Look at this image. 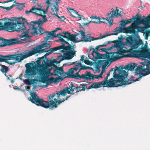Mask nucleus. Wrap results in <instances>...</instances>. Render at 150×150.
<instances>
[{
  "label": "nucleus",
  "mask_w": 150,
  "mask_h": 150,
  "mask_svg": "<svg viewBox=\"0 0 150 150\" xmlns=\"http://www.w3.org/2000/svg\"><path fill=\"white\" fill-rule=\"evenodd\" d=\"M45 47L44 44H43L39 45L37 46L36 47H34L35 50H37V53L41 54L45 52L44 49H42Z\"/></svg>",
  "instance_id": "c85d7f7f"
},
{
  "label": "nucleus",
  "mask_w": 150,
  "mask_h": 150,
  "mask_svg": "<svg viewBox=\"0 0 150 150\" xmlns=\"http://www.w3.org/2000/svg\"><path fill=\"white\" fill-rule=\"evenodd\" d=\"M109 62L111 63L108 59L104 60H98L97 62V66L99 67H100L102 66L103 67H104L108 65Z\"/></svg>",
  "instance_id": "5701e85b"
},
{
  "label": "nucleus",
  "mask_w": 150,
  "mask_h": 150,
  "mask_svg": "<svg viewBox=\"0 0 150 150\" xmlns=\"http://www.w3.org/2000/svg\"><path fill=\"white\" fill-rule=\"evenodd\" d=\"M84 58H85V56L84 55H82L81 56V59L80 60V61L82 62H83L85 60H84Z\"/></svg>",
  "instance_id": "0e129e2a"
},
{
  "label": "nucleus",
  "mask_w": 150,
  "mask_h": 150,
  "mask_svg": "<svg viewBox=\"0 0 150 150\" xmlns=\"http://www.w3.org/2000/svg\"><path fill=\"white\" fill-rule=\"evenodd\" d=\"M42 64L43 65H40V68H39L38 70L40 76H49L51 69L47 68V67L48 64L45 61L42 62Z\"/></svg>",
  "instance_id": "f8f14e48"
},
{
  "label": "nucleus",
  "mask_w": 150,
  "mask_h": 150,
  "mask_svg": "<svg viewBox=\"0 0 150 150\" xmlns=\"http://www.w3.org/2000/svg\"><path fill=\"white\" fill-rule=\"evenodd\" d=\"M143 33L144 35L145 34V39L147 40L149 35L150 34V30H146Z\"/></svg>",
  "instance_id": "37998d69"
},
{
  "label": "nucleus",
  "mask_w": 150,
  "mask_h": 150,
  "mask_svg": "<svg viewBox=\"0 0 150 150\" xmlns=\"http://www.w3.org/2000/svg\"><path fill=\"white\" fill-rule=\"evenodd\" d=\"M16 5L15 4H13L12 6H11L10 7H4V9H6V11H8L10 10L11 9L13 6H16Z\"/></svg>",
  "instance_id": "5fc2aeb1"
},
{
  "label": "nucleus",
  "mask_w": 150,
  "mask_h": 150,
  "mask_svg": "<svg viewBox=\"0 0 150 150\" xmlns=\"http://www.w3.org/2000/svg\"><path fill=\"white\" fill-rule=\"evenodd\" d=\"M99 20L100 17H96V18H95L94 21H91V22L99 24Z\"/></svg>",
  "instance_id": "3c124183"
},
{
  "label": "nucleus",
  "mask_w": 150,
  "mask_h": 150,
  "mask_svg": "<svg viewBox=\"0 0 150 150\" xmlns=\"http://www.w3.org/2000/svg\"><path fill=\"white\" fill-rule=\"evenodd\" d=\"M74 70L75 71V69L74 68H72L69 69L68 73H67V78L68 77L69 78V76L71 75H73V74Z\"/></svg>",
  "instance_id": "ea45409f"
},
{
  "label": "nucleus",
  "mask_w": 150,
  "mask_h": 150,
  "mask_svg": "<svg viewBox=\"0 0 150 150\" xmlns=\"http://www.w3.org/2000/svg\"><path fill=\"white\" fill-rule=\"evenodd\" d=\"M121 28V27H117L115 29H114L115 31H113V33L110 34L109 35H104L102 37H101L97 38L96 39L97 40H99V39H103V38H105L107 36H108L117 35L119 33H118L117 34H116V35L115 34L118 33V32H116V30H118V29H116V28Z\"/></svg>",
  "instance_id": "2f4dec72"
},
{
  "label": "nucleus",
  "mask_w": 150,
  "mask_h": 150,
  "mask_svg": "<svg viewBox=\"0 0 150 150\" xmlns=\"http://www.w3.org/2000/svg\"><path fill=\"white\" fill-rule=\"evenodd\" d=\"M132 53L134 57L138 58L149 59L150 60V49L148 48L147 45H145L142 48L141 50H133Z\"/></svg>",
  "instance_id": "1a4fd4ad"
},
{
  "label": "nucleus",
  "mask_w": 150,
  "mask_h": 150,
  "mask_svg": "<svg viewBox=\"0 0 150 150\" xmlns=\"http://www.w3.org/2000/svg\"><path fill=\"white\" fill-rule=\"evenodd\" d=\"M4 57L7 58L8 59L15 60L17 62H20L24 59H25L24 55L22 53L9 54L7 55V56H5Z\"/></svg>",
  "instance_id": "4468645a"
},
{
  "label": "nucleus",
  "mask_w": 150,
  "mask_h": 150,
  "mask_svg": "<svg viewBox=\"0 0 150 150\" xmlns=\"http://www.w3.org/2000/svg\"><path fill=\"white\" fill-rule=\"evenodd\" d=\"M84 62L87 65H90L91 64V62L90 61L88 60H85L83 62Z\"/></svg>",
  "instance_id": "052dcab7"
},
{
  "label": "nucleus",
  "mask_w": 150,
  "mask_h": 150,
  "mask_svg": "<svg viewBox=\"0 0 150 150\" xmlns=\"http://www.w3.org/2000/svg\"><path fill=\"white\" fill-rule=\"evenodd\" d=\"M33 87L32 89V90L33 91H35V89H36L37 87L36 85L33 84Z\"/></svg>",
  "instance_id": "774afa93"
},
{
  "label": "nucleus",
  "mask_w": 150,
  "mask_h": 150,
  "mask_svg": "<svg viewBox=\"0 0 150 150\" xmlns=\"http://www.w3.org/2000/svg\"><path fill=\"white\" fill-rule=\"evenodd\" d=\"M101 86H103V81L94 82L88 87L87 89H89L91 88H97L100 87Z\"/></svg>",
  "instance_id": "b1692460"
},
{
  "label": "nucleus",
  "mask_w": 150,
  "mask_h": 150,
  "mask_svg": "<svg viewBox=\"0 0 150 150\" xmlns=\"http://www.w3.org/2000/svg\"><path fill=\"white\" fill-rule=\"evenodd\" d=\"M62 34H64V35H62L61 38L62 37L64 38H67V40L68 31L65 32V31H64L63 32Z\"/></svg>",
  "instance_id": "8fccbe9b"
},
{
  "label": "nucleus",
  "mask_w": 150,
  "mask_h": 150,
  "mask_svg": "<svg viewBox=\"0 0 150 150\" xmlns=\"http://www.w3.org/2000/svg\"><path fill=\"white\" fill-rule=\"evenodd\" d=\"M68 8H67V9H68ZM69 8V9H70V10H71V12H72L73 13H75V14H76V15L77 16H74L73 14H72L70 12V16H72V17H79V18H80V19L81 20L82 19V18H81V17L83 16L82 15H79V14H78V12H77V11L74 10L73 9H71V8Z\"/></svg>",
  "instance_id": "72a5a7b5"
},
{
  "label": "nucleus",
  "mask_w": 150,
  "mask_h": 150,
  "mask_svg": "<svg viewBox=\"0 0 150 150\" xmlns=\"http://www.w3.org/2000/svg\"><path fill=\"white\" fill-rule=\"evenodd\" d=\"M17 4H19V5H17V8L20 11L23 9L25 7L24 4L20 3H17Z\"/></svg>",
  "instance_id": "79ce46f5"
},
{
  "label": "nucleus",
  "mask_w": 150,
  "mask_h": 150,
  "mask_svg": "<svg viewBox=\"0 0 150 150\" xmlns=\"http://www.w3.org/2000/svg\"><path fill=\"white\" fill-rule=\"evenodd\" d=\"M41 59H42V58H39V59L36 61L37 64L38 65V67H39V68H40V66L41 65H40V63L41 62ZM42 65H43L42 64Z\"/></svg>",
  "instance_id": "6e6d98bb"
},
{
  "label": "nucleus",
  "mask_w": 150,
  "mask_h": 150,
  "mask_svg": "<svg viewBox=\"0 0 150 150\" xmlns=\"http://www.w3.org/2000/svg\"><path fill=\"white\" fill-rule=\"evenodd\" d=\"M112 10V13L111 15L109 17V18H110V19H112V21H113V20L112 19V18L114 17V16L116 15H118L119 16H120L121 14L120 13H117V11H114V9L113 8H112L111 9Z\"/></svg>",
  "instance_id": "e433bc0d"
},
{
  "label": "nucleus",
  "mask_w": 150,
  "mask_h": 150,
  "mask_svg": "<svg viewBox=\"0 0 150 150\" xmlns=\"http://www.w3.org/2000/svg\"><path fill=\"white\" fill-rule=\"evenodd\" d=\"M137 65V64L136 63H131L129 64H128L125 65L124 67L123 66L119 67H116L115 68L116 70L120 74H121L125 79V78L128 76V71L129 70H134Z\"/></svg>",
  "instance_id": "9d476101"
},
{
  "label": "nucleus",
  "mask_w": 150,
  "mask_h": 150,
  "mask_svg": "<svg viewBox=\"0 0 150 150\" xmlns=\"http://www.w3.org/2000/svg\"><path fill=\"white\" fill-rule=\"evenodd\" d=\"M136 16L137 17L134 18H131L126 20H122L120 21L121 23V25L122 26L125 27L126 25L131 23L133 21L134 24H135V23L138 24H142L144 26V27H150L149 26L148 23H146V21H148V18L149 17H147L145 19H142L141 16H139L138 14L136 15Z\"/></svg>",
  "instance_id": "6e6552de"
},
{
  "label": "nucleus",
  "mask_w": 150,
  "mask_h": 150,
  "mask_svg": "<svg viewBox=\"0 0 150 150\" xmlns=\"http://www.w3.org/2000/svg\"><path fill=\"white\" fill-rule=\"evenodd\" d=\"M97 40L96 38H95L93 37H91L90 36H87V35L83 39L80 40V41L84 42H90L94 40Z\"/></svg>",
  "instance_id": "c756f323"
},
{
  "label": "nucleus",
  "mask_w": 150,
  "mask_h": 150,
  "mask_svg": "<svg viewBox=\"0 0 150 150\" xmlns=\"http://www.w3.org/2000/svg\"><path fill=\"white\" fill-rule=\"evenodd\" d=\"M47 35L52 36L54 38H56L57 37H58V38H60V39L62 38H61L62 35L60 33L57 34V35H56L54 33H52L51 32H48Z\"/></svg>",
  "instance_id": "58836bf2"
},
{
  "label": "nucleus",
  "mask_w": 150,
  "mask_h": 150,
  "mask_svg": "<svg viewBox=\"0 0 150 150\" xmlns=\"http://www.w3.org/2000/svg\"><path fill=\"white\" fill-rule=\"evenodd\" d=\"M37 53V50H35L34 47H33L32 49L31 50H30L26 52L24 55V56L25 58H26Z\"/></svg>",
  "instance_id": "a878e982"
},
{
  "label": "nucleus",
  "mask_w": 150,
  "mask_h": 150,
  "mask_svg": "<svg viewBox=\"0 0 150 150\" xmlns=\"http://www.w3.org/2000/svg\"><path fill=\"white\" fill-rule=\"evenodd\" d=\"M0 65L1 67V71L3 73H6L8 70V67L5 65H2L1 64H0Z\"/></svg>",
  "instance_id": "4c0bfd02"
},
{
  "label": "nucleus",
  "mask_w": 150,
  "mask_h": 150,
  "mask_svg": "<svg viewBox=\"0 0 150 150\" xmlns=\"http://www.w3.org/2000/svg\"><path fill=\"white\" fill-rule=\"evenodd\" d=\"M43 44H44V47L46 49L49 48L51 46V44L50 43H49L47 42L44 43Z\"/></svg>",
  "instance_id": "864d4df0"
},
{
  "label": "nucleus",
  "mask_w": 150,
  "mask_h": 150,
  "mask_svg": "<svg viewBox=\"0 0 150 150\" xmlns=\"http://www.w3.org/2000/svg\"><path fill=\"white\" fill-rule=\"evenodd\" d=\"M70 97V96H67L66 97V98L65 99H64L63 100H62L60 99L58 101V102L57 103V105H59V104H60L61 103H62V102H63L66 100H67L69 97Z\"/></svg>",
  "instance_id": "603ef678"
},
{
  "label": "nucleus",
  "mask_w": 150,
  "mask_h": 150,
  "mask_svg": "<svg viewBox=\"0 0 150 150\" xmlns=\"http://www.w3.org/2000/svg\"><path fill=\"white\" fill-rule=\"evenodd\" d=\"M80 67L81 68L79 69V71H80L82 70L87 69L89 68V67L88 66H85V65H82V64L81 65Z\"/></svg>",
  "instance_id": "de8ad7c7"
},
{
  "label": "nucleus",
  "mask_w": 150,
  "mask_h": 150,
  "mask_svg": "<svg viewBox=\"0 0 150 150\" xmlns=\"http://www.w3.org/2000/svg\"><path fill=\"white\" fill-rule=\"evenodd\" d=\"M77 35L75 34H72L68 32L67 38V41L71 40L74 43H76L80 42V40H78L77 38V39H76V37Z\"/></svg>",
  "instance_id": "aec40b11"
},
{
  "label": "nucleus",
  "mask_w": 150,
  "mask_h": 150,
  "mask_svg": "<svg viewBox=\"0 0 150 150\" xmlns=\"http://www.w3.org/2000/svg\"><path fill=\"white\" fill-rule=\"evenodd\" d=\"M67 78L66 76L64 77H62L61 76H59L57 77L56 78H54L52 77L53 82L54 83H57L59 82L60 81H62L64 79Z\"/></svg>",
  "instance_id": "c9c22d12"
},
{
  "label": "nucleus",
  "mask_w": 150,
  "mask_h": 150,
  "mask_svg": "<svg viewBox=\"0 0 150 150\" xmlns=\"http://www.w3.org/2000/svg\"><path fill=\"white\" fill-rule=\"evenodd\" d=\"M126 42L129 45L132 46L133 48H137L142 43V41L135 39L132 37H127L126 39Z\"/></svg>",
  "instance_id": "ddd939ff"
},
{
  "label": "nucleus",
  "mask_w": 150,
  "mask_h": 150,
  "mask_svg": "<svg viewBox=\"0 0 150 150\" xmlns=\"http://www.w3.org/2000/svg\"><path fill=\"white\" fill-rule=\"evenodd\" d=\"M80 71L79 70L77 72L73 75H71L69 76V78L75 79H82V75H81L79 74Z\"/></svg>",
  "instance_id": "7c9ffc66"
},
{
  "label": "nucleus",
  "mask_w": 150,
  "mask_h": 150,
  "mask_svg": "<svg viewBox=\"0 0 150 150\" xmlns=\"http://www.w3.org/2000/svg\"><path fill=\"white\" fill-rule=\"evenodd\" d=\"M116 69L114 70L113 77L109 80L103 81V86L106 85L109 87H115L120 86L124 85H128L138 80L137 79L136 81L133 79H128L125 81L121 74H117L116 72Z\"/></svg>",
  "instance_id": "20e7f679"
},
{
  "label": "nucleus",
  "mask_w": 150,
  "mask_h": 150,
  "mask_svg": "<svg viewBox=\"0 0 150 150\" xmlns=\"http://www.w3.org/2000/svg\"><path fill=\"white\" fill-rule=\"evenodd\" d=\"M61 29L60 28H56L55 29V30H53L52 31L50 32H51L52 33H54L55 32H56L57 30H59Z\"/></svg>",
  "instance_id": "69168bd1"
},
{
  "label": "nucleus",
  "mask_w": 150,
  "mask_h": 150,
  "mask_svg": "<svg viewBox=\"0 0 150 150\" xmlns=\"http://www.w3.org/2000/svg\"><path fill=\"white\" fill-rule=\"evenodd\" d=\"M60 42H61L62 45L58 46L59 50L62 49L60 50L59 52H62L64 56L62 55L58 56L57 60L54 59L53 60L54 63L58 64L65 59H70L73 58L76 55V51L74 50V46H72L68 42L66 41L63 38H61L59 39Z\"/></svg>",
  "instance_id": "f03ea898"
},
{
  "label": "nucleus",
  "mask_w": 150,
  "mask_h": 150,
  "mask_svg": "<svg viewBox=\"0 0 150 150\" xmlns=\"http://www.w3.org/2000/svg\"><path fill=\"white\" fill-rule=\"evenodd\" d=\"M102 73L101 72L100 74L99 75H94L93 74V79L92 80H93L94 79H98L100 78H102Z\"/></svg>",
  "instance_id": "a18cd8bd"
},
{
  "label": "nucleus",
  "mask_w": 150,
  "mask_h": 150,
  "mask_svg": "<svg viewBox=\"0 0 150 150\" xmlns=\"http://www.w3.org/2000/svg\"><path fill=\"white\" fill-rule=\"evenodd\" d=\"M53 75L55 76H61L64 77L66 76L67 72L64 71L62 67H59L56 66L54 70Z\"/></svg>",
  "instance_id": "f3484780"
},
{
  "label": "nucleus",
  "mask_w": 150,
  "mask_h": 150,
  "mask_svg": "<svg viewBox=\"0 0 150 150\" xmlns=\"http://www.w3.org/2000/svg\"><path fill=\"white\" fill-rule=\"evenodd\" d=\"M13 18V22H4L2 28L9 32L16 31L18 32H22L21 34L26 32V31L25 32L24 31L26 30L28 28L25 24H28L27 20L22 17H15Z\"/></svg>",
  "instance_id": "7ed1b4c3"
},
{
  "label": "nucleus",
  "mask_w": 150,
  "mask_h": 150,
  "mask_svg": "<svg viewBox=\"0 0 150 150\" xmlns=\"http://www.w3.org/2000/svg\"><path fill=\"white\" fill-rule=\"evenodd\" d=\"M113 71V69L112 68L110 70V71L107 74V76L105 78V80H107L108 79V77L110 75V73L112 71Z\"/></svg>",
  "instance_id": "4d7b16f0"
},
{
  "label": "nucleus",
  "mask_w": 150,
  "mask_h": 150,
  "mask_svg": "<svg viewBox=\"0 0 150 150\" xmlns=\"http://www.w3.org/2000/svg\"><path fill=\"white\" fill-rule=\"evenodd\" d=\"M91 23V21H89L87 23H82V24H83V26H84L85 25H88L89 24Z\"/></svg>",
  "instance_id": "338daca9"
},
{
  "label": "nucleus",
  "mask_w": 150,
  "mask_h": 150,
  "mask_svg": "<svg viewBox=\"0 0 150 150\" xmlns=\"http://www.w3.org/2000/svg\"><path fill=\"white\" fill-rule=\"evenodd\" d=\"M51 0H47L46 3L47 4L46 9L44 10L41 8H36L35 6L32 7L30 9L32 13L37 16H41L43 19H41L35 21H31L30 23H25L28 29L26 32H23L20 35L21 38H13L9 40L4 39L1 47H5L7 45H11L18 43H23V41H25L28 37H31L35 35H40L45 33H47L45 31L44 28L41 26L44 23L47 21L45 14L47 13L48 9L50 8V1Z\"/></svg>",
  "instance_id": "f257e3e1"
},
{
  "label": "nucleus",
  "mask_w": 150,
  "mask_h": 150,
  "mask_svg": "<svg viewBox=\"0 0 150 150\" xmlns=\"http://www.w3.org/2000/svg\"><path fill=\"white\" fill-rule=\"evenodd\" d=\"M106 21H107L108 24L110 25V26H111L112 24V19H110L109 18V17H108L107 18H100L99 20V24L101 23H105Z\"/></svg>",
  "instance_id": "bb28decb"
},
{
  "label": "nucleus",
  "mask_w": 150,
  "mask_h": 150,
  "mask_svg": "<svg viewBox=\"0 0 150 150\" xmlns=\"http://www.w3.org/2000/svg\"><path fill=\"white\" fill-rule=\"evenodd\" d=\"M124 57V55H120L117 52H106L105 54H101L100 59H107L110 63Z\"/></svg>",
  "instance_id": "9b49d317"
},
{
  "label": "nucleus",
  "mask_w": 150,
  "mask_h": 150,
  "mask_svg": "<svg viewBox=\"0 0 150 150\" xmlns=\"http://www.w3.org/2000/svg\"><path fill=\"white\" fill-rule=\"evenodd\" d=\"M37 80L35 79H30V81H31V85L32 84H34L35 83L36 81Z\"/></svg>",
  "instance_id": "bf43d9fd"
},
{
  "label": "nucleus",
  "mask_w": 150,
  "mask_h": 150,
  "mask_svg": "<svg viewBox=\"0 0 150 150\" xmlns=\"http://www.w3.org/2000/svg\"><path fill=\"white\" fill-rule=\"evenodd\" d=\"M31 96L28 98L29 100L37 106H41L45 108L51 109L53 108L57 107V103L58 100L57 98L54 99V101L51 100L49 101H45L43 99L40 98L34 92H30Z\"/></svg>",
  "instance_id": "39448f33"
},
{
  "label": "nucleus",
  "mask_w": 150,
  "mask_h": 150,
  "mask_svg": "<svg viewBox=\"0 0 150 150\" xmlns=\"http://www.w3.org/2000/svg\"><path fill=\"white\" fill-rule=\"evenodd\" d=\"M139 24L137 23L132 24L129 26L127 27L117 28L116 29H118L116 30L118 33H126L133 34L134 35H138V32L143 33L144 32V28L138 26Z\"/></svg>",
  "instance_id": "423d86ee"
},
{
  "label": "nucleus",
  "mask_w": 150,
  "mask_h": 150,
  "mask_svg": "<svg viewBox=\"0 0 150 150\" xmlns=\"http://www.w3.org/2000/svg\"><path fill=\"white\" fill-rule=\"evenodd\" d=\"M7 56V55H3V57H2V58H3V59H4V61H3L2 62H5L6 63H7L8 64H10V65H13V64H15L16 63L15 62H9L8 61V60H11V59H8L7 58H5L4 57L5 56Z\"/></svg>",
  "instance_id": "a19ab883"
},
{
  "label": "nucleus",
  "mask_w": 150,
  "mask_h": 150,
  "mask_svg": "<svg viewBox=\"0 0 150 150\" xmlns=\"http://www.w3.org/2000/svg\"><path fill=\"white\" fill-rule=\"evenodd\" d=\"M81 65V63L79 62L78 63H77L75 65L74 67V68L75 69V71H77L78 70L79 68L80 67Z\"/></svg>",
  "instance_id": "49530a36"
},
{
  "label": "nucleus",
  "mask_w": 150,
  "mask_h": 150,
  "mask_svg": "<svg viewBox=\"0 0 150 150\" xmlns=\"http://www.w3.org/2000/svg\"><path fill=\"white\" fill-rule=\"evenodd\" d=\"M40 76V82L46 83L47 86L49 84L53 83L52 77L49 78V76Z\"/></svg>",
  "instance_id": "a211bd4d"
},
{
  "label": "nucleus",
  "mask_w": 150,
  "mask_h": 150,
  "mask_svg": "<svg viewBox=\"0 0 150 150\" xmlns=\"http://www.w3.org/2000/svg\"><path fill=\"white\" fill-rule=\"evenodd\" d=\"M61 1V0H55V4H51L50 6H52V7H51V10L54 13L57 12L59 11V5L58 4Z\"/></svg>",
  "instance_id": "412c9836"
},
{
  "label": "nucleus",
  "mask_w": 150,
  "mask_h": 150,
  "mask_svg": "<svg viewBox=\"0 0 150 150\" xmlns=\"http://www.w3.org/2000/svg\"><path fill=\"white\" fill-rule=\"evenodd\" d=\"M96 49L95 50L93 49V51L91 53V55L93 57V59H97L100 58L101 54L99 53L97 51Z\"/></svg>",
  "instance_id": "cd10ccee"
},
{
  "label": "nucleus",
  "mask_w": 150,
  "mask_h": 150,
  "mask_svg": "<svg viewBox=\"0 0 150 150\" xmlns=\"http://www.w3.org/2000/svg\"><path fill=\"white\" fill-rule=\"evenodd\" d=\"M58 50H59L58 46L50 48L49 50L45 51L47 52V53L45 54V56H47L54 52L55 51Z\"/></svg>",
  "instance_id": "473e14b6"
},
{
  "label": "nucleus",
  "mask_w": 150,
  "mask_h": 150,
  "mask_svg": "<svg viewBox=\"0 0 150 150\" xmlns=\"http://www.w3.org/2000/svg\"><path fill=\"white\" fill-rule=\"evenodd\" d=\"M71 86H73V88H72L73 89L72 92H74L73 93H77L78 92V89H80L82 88L81 90L82 91H84L87 88V84H81L79 85V87H76L74 86V84L72 83H71L70 84Z\"/></svg>",
  "instance_id": "6ab92c4d"
},
{
  "label": "nucleus",
  "mask_w": 150,
  "mask_h": 150,
  "mask_svg": "<svg viewBox=\"0 0 150 150\" xmlns=\"http://www.w3.org/2000/svg\"><path fill=\"white\" fill-rule=\"evenodd\" d=\"M30 81V79L26 80L25 81V82L26 83H27L28 85H31V81Z\"/></svg>",
  "instance_id": "e2e57ef3"
},
{
  "label": "nucleus",
  "mask_w": 150,
  "mask_h": 150,
  "mask_svg": "<svg viewBox=\"0 0 150 150\" xmlns=\"http://www.w3.org/2000/svg\"><path fill=\"white\" fill-rule=\"evenodd\" d=\"M57 95V94L56 93H53L52 94H50L49 96V98L50 99H51L54 98V96Z\"/></svg>",
  "instance_id": "13d9d810"
},
{
  "label": "nucleus",
  "mask_w": 150,
  "mask_h": 150,
  "mask_svg": "<svg viewBox=\"0 0 150 150\" xmlns=\"http://www.w3.org/2000/svg\"><path fill=\"white\" fill-rule=\"evenodd\" d=\"M31 64L30 63L26 64L25 67L26 69L25 74L26 76H34L36 74L35 68L31 66Z\"/></svg>",
  "instance_id": "dca6fc26"
},
{
  "label": "nucleus",
  "mask_w": 150,
  "mask_h": 150,
  "mask_svg": "<svg viewBox=\"0 0 150 150\" xmlns=\"http://www.w3.org/2000/svg\"><path fill=\"white\" fill-rule=\"evenodd\" d=\"M147 69H146L145 67H142V66H139L137 67L135 69V72L137 74H140L142 72H144L145 73V75H147V71H148Z\"/></svg>",
  "instance_id": "393cba45"
},
{
  "label": "nucleus",
  "mask_w": 150,
  "mask_h": 150,
  "mask_svg": "<svg viewBox=\"0 0 150 150\" xmlns=\"http://www.w3.org/2000/svg\"><path fill=\"white\" fill-rule=\"evenodd\" d=\"M69 87V88L67 87L66 89H64L60 91L56 92L57 95V99L58 100V101L60 99V95L65 96L66 95L67 93L69 94H74V93L72 92L73 89L72 88L73 87V86H71L70 85Z\"/></svg>",
  "instance_id": "2eb2a0df"
},
{
  "label": "nucleus",
  "mask_w": 150,
  "mask_h": 150,
  "mask_svg": "<svg viewBox=\"0 0 150 150\" xmlns=\"http://www.w3.org/2000/svg\"><path fill=\"white\" fill-rule=\"evenodd\" d=\"M6 19H7L5 18H4V19H0V27H1L2 28V26H4V25H3V20H5Z\"/></svg>",
  "instance_id": "680f3d73"
},
{
  "label": "nucleus",
  "mask_w": 150,
  "mask_h": 150,
  "mask_svg": "<svg viewBox=\"0 0 150 150\" xmlns=\"http://www.w3.org/2000/svg\"><path fill=\"white\" fill-rule=\"evenodd\" d=\"M120 37L118 38V40H116L112 41H108L105 42L102 45H100L96 47V49L97 50H99L98 48L101 47H105L108 44H109L111 43H113L114 44L115 46L117 48V52L118 53V54L120 55H124V54L126 53V50L123 49L122 47V43L121 40H122L123 36L121 35Z\"/></svg>",
  "instance_id": "0eeeda50"
},
{
  "label": "nucleus",
  "mask_w": 150,
  "mask_h": 150,
  "mask_svg": "<svg viewBox=\"0 0 150 150\" xmlns=\"http://www.w3.org/2000/svg\"><path fill=\"white\" fill-rule=\"evenodd\" d=\"M93 74L90 71H86L84 74H82V79L89 81L92 80Z\"/></svg>",
  "instance_id": "4be33fe9"
},
{
  "label": "nucleus",
  "mask_w": 150,
  "mask_h": 150,
  "mask_svg": "<svg viewBox=\"0 0 150 150\" xmlns=\"http://www.w3.org/2000/svg\"><path fill=\"white\" fill-rule=\"evenodd\" d=\"M144 67L146 66V69H147L148 71H147L146 74H149L150 73V61H148L147 62H145L144 64Z\"/></svg>",
  "instance_id": "f704fd0d"
},
{
  "label": "nucleus",
  "mask_w": 150,
  "mask_h": 150,
  "mask_svg": "<svg viewBox=\"0 0 150 150\" xmlns=\"http://www.w3.org/2000/svg\"><path fill=\"white\" fill-rule=\"evenodd\" d=\"M147 17H149V18H148V21H146V23H147L148 24V25L149 26H150V15H149L148 16L146 17L145 18H142V19H145L146 18H147ZM146 28H150V27H144Z\"/></svg>",
  "instance_id": "09e8293b"
},
{
  "label": "nucleus",
  "mask_w": 150,
  "mask_h": 150,
  "mask_svg": "<svg viewBox=\"0 0 150 150\" xmlns=\"http://www.w3.org/2000/svg\"><path fill=\"white\" fill-rule=\"evenodd\" d=\"M79 33L81 34V36L83 37H81L80 39H78V40L83 39L85 38V37L86 36L85 32L84 31H83L82 30L79 31Z\"/></svg>",
  "instance_id": "c03bdc74"
}]
</instances>
